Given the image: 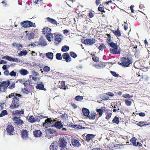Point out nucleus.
Here are the masks:
<instances>
[{"label": "nucleus", "mask_w": 150, "mask_h": 150, "mask_svg": "<svg viewBox=\"0 0 150 150\" xmlns=\"http://www.w3.org/2000/svg\"><path fill=\"white\" fill-rule=\"evenodd\" d=\"M121 63H119V64L121 66L126 67H129L130 64H132V62L129 58L126 57H122L120 59Z\"/></svg>", "instance_id": "obj_1"}, {"label": "nucleus", "mask_w": 150, "mask_h": 150, "mask_svg": "<svg viewBox=\"0 0 150 150\" xmlns=\"http://www.w3.org/2000/svg\"><path fill=\"white\" fill-rule=\"evenodd\" d=\"M47 117H44L42 115H41L39 116H36L34 117L33 115L30 116L28 119V121L30 123H35L36 122H39L40 121V120Z\"/></svg>", "instance_id": "obj_2"}, {"label": "nucleus", "mask_w": 150, "mask_h": 150, "mask_svg": "<svg viewBox=\"0 0 150 150\" xmlns=\"http://www.w3.org/2000/svg\"><path fill=\"white\" fill-rule=\"evenodd\" d=\"M9 83V80L0 82V93L6 92Z\"/></svg>", "instance_id": "obj_3"}, {"label": "nucleus", "mask_w": 150, "mask_h": 150, "mask_svg": "<svg viewBox=\"0 0 150 150\" xmlns=\"http://www.w3.org/2000/svg\"><path fill=\"white\" fill-rule=\"evenodd\" d=\"M20 105L19 98L18 97H14L12 100L10 108L14 109L18 107Z\"/></svg>", "instance_id": "obj_4"}, {"label": "nucleus", "mask_w": 150, "mask_h": 150, "mask_svg": "<svg viewBox=\"0 0 150 150\" xmlns=\"http://www.w3.org/2000/svg\"><path fill=\"white\" fill-rule=\"evenodd\" d=\"M22 26L25 28H30L32 27H35V23H33L31 21H25L22 22L21 23Z\"/></svg>", "instance_id": "obj_5"}, {"label": "nucleus", "mask_w": 150, "mask_h": 150, "mask_svg": "<svg viewBox=\"0 0 150 150\" xmlns=\"http://www.w3.org/2000/svg\"><path fill=\"white\" fill-rule=\"evenodd\" d=\"M20 118V117H18L17 116H15L12 118L15 124L19 126H21L24 123L23 121Z\"/></svg>", "instance_id": "obj_6"}, {"label": "nucleus", "mask_w": 150, "mask_h": 150, "mask_svg": "<svg viewBox=\"0 0 150 150\" xmlns=\"http://www.w3.org/2000/svg\"><path fill=\"white\" fill-rule=\"evenodd\" d=\"M59 145L60 147L62 148H65L67 145V142L64 137L61 138L59 139L58 141Z\"/></svg>", "instance_id": "obj_7"}, {"label": "nucleus", "mask_w": 150, "mask_h": 150, "mask_svg": "<svg viewBox=\"0 0 150 150\" xmlns=\"http://www.w3.org/2000/svg\"><path fill=\"white\" fill-rule=\"evenodd\" d=\"M6 130L8 134L10 135H13L14 134V128L12 125H8L6 127Z\"/></svg>", "instance_id": "obj_8"}, {"label": "nucleus", "mask_w": 150, "mask_h": 150, "mask_svg": "<svg viewBox=\"0 0 150 150\" xmlns=\"http://www.w3.org/2000/svg\"><path fill=\"white\" fill-rule=\"evenodd\" d=\"M21 136L23 139H27L28 138V131L25 129H22L21 131Z\"/></svg>", "instance_id": "obj_9"}, {"label": "nucleus", "mask_w": 150, "mask_h": 150, "mask_svg": "<svg viewBox=\"0 0 150 150\" xmlns=\"http://www.w3.org/2000/svg\"><path fill=\"white\" fill-rule=\"evenodd\" d=\"M95 40L94 38L86 39L84 40L83 43L86 45H91L95 43Z\"/></svg>", "instance_id": "obj_10"}, {"label": "nucleus", "mask_w": 150, "mask_h": 150, "mask_svg": "<svg viewBox=\"0 0 150 150\" xmlns=\"http://www.w3.org/2000/svg\"><path fill=\"white\" fill-rule=\"evenodd\" d=\"M110 52L113 54H120V50L118 49V46L113 48L110 49Z\"/></svg>", "instance_id": "obj_11"}, {"label": "nucleus", "mask_w": 150, "mask_h": 150, "mask_svg": "<svg viewBox=\"0 0 150 150\" xmlns=\"http://www.w3.org/2000/svg\"><path fill=\"white\" fill-rule=\"evenodd\" d=\"M62 56L63 59H64L67 62H70L71 61V59L68 53L66 52L63 53Z\"/></svg>", "instance_id": "obj_12"}, {"label": "nucleus", "mask_w": 150, "mask_h": 150, "mask_svg": "<svg viewBox=\"0 0 150 150\" xmlns=\"http://www.w3.org/2000/svg\"><path fill=\"white\" fill-rule=\"evenodd\" d=\"M54 39L55 43H56H56V44L57 45L62 41V36L61 35L57 34L55 36Z\"/></svg>", "instance_id": "obj_13"}, {"label": "nucleus", "mask_w": 150, "mask_h": 150, "mask_svg": "<svg viewBox=\"0 0 150 150\" xmlns=\"http://www.w3.org/2000/svg\"><path fill=\"white\" fill-rule=\"evenodd\" d=\"M24 113V110L23 109L16 110L13 112V114L14 115L20 117L21 115L23 114Z\"/></svg>", "instance_id": "obj_14"}, {"label": "nucleus", "mask_w": 150, "mask_h": 150, "mask_svg": "<svg viewBox=\"0 0 150 150\" xmlns=\"http://www.w3.org/2000/svg\"><path fill=\"white\" fill-rule=\"evenodd\" d=\"M9 82L10 83L8 88L10 89H11L15 88V84L18 81H17L16 82L15 80L14 79H10V80L9 81Z\"/></svg>", "instance_id": "obj_15"}, {"label": "nucleus", "mask_w": 150, "mask_h": 150, "mask_svg": "<svg viewBox=\"0 0 150 150\" xmlns=\"http://www.w3.org/2000/svg\"><path fill=\"white\" fill-rule=\"evenodd\" d=\"M71 142L72 144L74 146L78 147L80 145L79 141L74 138L71 139Z\"/></svg>", "instance_id": "obj_16"}, {"label": "nucleus", "mask_w": 150, "mask_h": 150, "mask_svg": "<svg viewBox=\"0 0 150 150\" xmlns=\"http://www.w3.org/2000/svg\"><path fill=\"white\" fill-rule=\"evenodd\" d=\"M95 135L92 134H87L86 136L85 140L88 142H89L91 140L95 137Z\"/></svg>", "instance_id": "obj_17"}, {"label": "nucleus", "mask_w": 150, "mask_h": 150, "mask_svg": "<svg viewBox=\"0 0 150 150\" xmlns=\"http://www.w3.org/2000/svg\"><path fill=\"white\" fill-rule=\"evenodd\" d=\"M57 142L56 141H54L51 144L50 146V150H56L57 147Z\"/></svg>", "instance_id": "obj_18"}, {"label": "nucleus", "mask_w": 150, "mask_h": 150, "mask_svg": "<svg viewBox=\"0 0 150 150\" xmlns=\"http://www.w3.org/2000/svg\"><path fill=\"white\" fill-rule=\"evenodd\" d=\"M6 58V59L8 61H10L12 62H18V59L17 58H13L11 57L8 56H6L2 57V59Z\"/></svg>", "instance_id": "obj_19"}, {"label": "nucleus", "mask_w": 150, "mask_h": 150, "mask_svg": "<svg viewBox=\"0 0 150 150\" xmlns=\"http://www.w3.org/2000/svg\"><path fill=\"white\" fill-rule=\"evenodd\" d=\"M33 135L35 137H40L42 134L41 131L40 130H36L33 132Z\"/></svg>", "instance_id": "obj_20"}, {"label": "nucleus", "mask_w": 150, "mask_h": 150, "mask_svg": "<svg viewBox=\"0 0 150 150\" xmlns=\"http://www.w3.org/2000/svg\"><path fill=\"white\" fill-rule=\"evenodd\" d=\"M51 31V29L48 27H45L42 29L43 33L45 35L50 33Z\"/></svg>", "instance_id": "obj_21"}, {"label": "nucleus", "mask_w": 150, "mask_h": 150, "mask_svg": "<svg viewBox=\"0 0 150 150\" xmlns=\"http://www.w3.org/2000/svg\"><path fill=\"white\" fill-rule=\"evenodd\" d=\"M33 86L31 85L29 86H27L24 88L25 91L24 92L25 94H28L31 92L32 91V89Z\"/></svg>", "instance_id": "obj_22"}, {"label": "nucleus", "mask_w": 150, "mask_h": 150, "mask_svg": "<svg viewBox=\"0 0 150 150\" xmlns=\"http://www.w3.org/2000/svg\"><path fill=\"white\" fill-rule=\"evenodd\" d=\"M46 19L49 22L54 25H57V22L55 20L49 17L46 18Z\"/></svg>", "instance_id": "obj_23"}, {"label": "nucleus", "mask_w": 150, "mask_h": 150, "mask_svg": "<svg viewBox=\"0 0 150 150\" xmlns=\"http://www.w3.org/2000/svg\"><path fill=\"white\" fill-rule=\"evenodd\" d=\"M54 126L57 128L60 129L63 127V125L62 124L61 121H58L55 122Z\"/></svg>", "instance_id": "obj_24"}, {"label": "nucleus", "mask_w": 150, "mask_h": 150, "mask_svg": "<svg viewBox=\"0 0 150 150\" xmlns=\"http://www.w3.org/2000/svg\"><path fill=\"white\" fill-rule=\"evenodd\" d=\"M111 30L115 35L117 37H120L121 36V33L120 30H119L118 28H117L116 30Z\"/></svg>", "instance_id": "obj_25"}, {"label": "nucleus", "mask_w": 150, "mask_h": 150, "mask_svg": "<svg viewBox=\"0 0 150 150\" xmlns=\"http://www.w3.org/2000/svg\"><path fill=\"white\" fill-rule=\"evenodd\" d=\"M82 111L83 113V115L86 116L88 117L89 114V110L86 108H83L82 109Z\"/></svg>", "instance_id": "obj_26"}, {"label": "nucleus", "mask_w": 150, "mask_h": 150, "mask_svg": "<svg viewBox=\"0 0 150 150\" xmlns=\"http://www.w3.org/2000/svg\"><path fill=\"white\" fill-rule=\"evenodd\" d=\"M12 45L14 47H16L17 49L20 50L22 47V46L21 44L17 43H13L12 44Z\"/></svg>", "instance_id": "obj_27"}, {"label": "nucleus", "mask_w": 150, "mask_h": 150, "mask_svg": "<svg viewBox=\"0 0 150 150\" xmlns=\"http://www.w3.org/2000/svg\"><path fill=\"white\" fill-rule=\"evenodd\" d=\"M137 140V139L135 137H132L130 139V142L132 143L133 145L135 146H137V145L139 144V142L137 143V144L136 140Z\"/></svg>", "instance_id": "obj_28"}, {"label": "nucleus", "mask_w": 150, "mask_h": 150, "mask_svg": "<svg viewBox=\"0 0 150 150\" xmlns=\"http://www.w3.org/2000/svg\"><path fill=\"white\" fill-rule=\"evenodd\" d=\"M46 36L47 40L50 42L52 40V39L53 38V34L51 33H49L46 35Z\"/></svg>", "instance_id": "obj_29"}, {"label": "nucleus", "mask_w": 150, "mask_h": 150, "mask_svg": "<svg viewBox=\"0 0 150 150\" xmlns=\"http://www.w3.org/2000/svg\"><path fill=\"white\" fill-rule=\"evenodd\" d=\"M27 35L28 39V40H31L35 36V34L33 33H31L27 34Z\"/></svg>", "instance_id": "obj_30"}, {"label": "nucleus", "mask_w": 150, "mask_h": 150, "mask_svg": "<svg viewBox=\"0 0 150 150\" xmlns=\"http://www.w3.org/2000/svg\"><path fill=\"white\" fill-rule=\"evenodd\" d=\"M104 110V109H102L100 108H99L96 110V111L98 113L99 117H100L102 115Z\"/></svg>", "instance_id": "obj_31"}, {"label": "nucleus", "mask_w": 150, "mask_h": 150, "mask_svg": "<svg viewBox=\"0 0 150 150\" xmlns=\"http://www.w3.org/2000/svg\"><path fill=\"white\" fill-rule=\"evenodd\" d=\"M36 88L37 89H39L40 90H46L44 88V86L43 84H38L36 86Z\"/></svg>", "instance_id": "obj_32"}, {"label": "nucleus", "mask_w": 150, "mask_h": 150, "mask_svg": "<svg viewBox=\"0 0 150 150\" xmlns=\"http://www.w3.org/2000/svg\"><path fill=\"white\" fill-rule=\"evenodd\" d=\"M46 55L47 57L49 59H52L53 57V53L48 52L46 54Z\"/></svg>", "instance_id": "obj_33"}, {"label": "nucleus", "mask_w": 150, "mask_h": 150, "mask_svg": "<svg viewBox=\"0 0 150 150\" xmlns=\"http://www.w3.org/2000/svg\"><path fill=\"white\" fill-rule=\"evenodd\" d=\"M28 53V52L27 50H22L20 52L18 53V55L19 57H21L23 55H26Z\"/></svg>", "instance_id": "obj_34"}, {"label": "nucleus", "mask_w": 150, "mask_h": 150, "mask_svg": "<svg viewBox=\"0 0 150 150\" xmlns=\"http://www.w3.org/2000/svg\"><path fill=\"white\" fill-rule=\"evenodd\" d=\"M69 49V47L67 45L63 46L61 49V51L63 52H66L68 51Z\"/></svg>", "instance_id": "obj_35"}, {"label": "nucleus", "mask_w": 150, "mask_h": 150, "mask_svg": "<svg viewBox=\"0 0 150 150\" xmlns=\"http://www.w3.org/2000/svg\"><path fill=\"white\" fill-rule=\"evenodd\" d=\"M45 131L46 133L49 134H53L55 132V130L50 129H47Z\"/></svg>", "instance_id": "obj_36"}, {"label": "nucleus", "mask_w": 150, "mask_h": 150, "mask_svg": "<svg viewBox=\"0 0 150 150\" xmlns=\"http://www.w3.org/2000/svg\"><path fill=\"white\" fill-rule=\"evenodd\" d=\"M112 122L118 125L120 122L119 118L116 116H115L112 120Z\"/></svg>", "instance_id": "obj_37"}, {"label": "nucleus", "mask_w": 150, "mask_h": 150, "mask_svg": "<svg viewBox=\"0 0 150 150\" xmlns=\"http://www.w3.org/2000/svg\"><path fill=\"white\" fill-rule=\"evenodd\" d=\"M20 74L23 75H25L28 74V71L25 69H22L20 71Z\"/></svg>", "instance_id": "obj_38"}, {"label": "nucleus", "mask_w": 150, "mask_h": 150, "mask_svg": "<svg viewBox=\"0 0 150 150\" xmlns=\"http://www.w3.org/2000/svg\"><path fill=\"white\" fill-rule=\"evenodd\" d=\"M96 113L93 112L91 113L90 115H88V117L90 120H94L95 119L96 117Z\"/></svg>", "instance_id": "obj_39"}, {"label": "nucleus", "mask_w": 150, "mask_h": 150, "mask_svg": "<svg viewBox=\"0 0 150 150\" xmlns=\"http://www.w3.org/2000/svg\"><path fill=\"white\" fill-rule=\"evenodd\" d=\"M106 48V46L103 43L100 45V46L98 47V49L100 51H103L104 49Z\"/></svg>", "instance_id": "obj_40"}, {"label": "nucleus", "mask_w": 150, "mask_h": 150, "mask_svg": "<svg viewBox=\"0 0 150 150\" xmlns=\"http://www.w3.org/2000/svg\"><path fill=\"white\" fill-rule=\"evenodd\" d=\"M109 45L111 47L114 48L118 46L117 43H115L113 42H110L108 43Z\"/></svg>", "instance_id": "obj_41"}, {"label": "nucleus", "mask_w": 150, "mask_h": 150, "mask_svg": "<svg viewBox=\"0 0 150 150\" xmlns=\"http://www.w3.org/2000/svg\"><path fill=\"white\" fill-rule=\"evenodd\" d=\"M110 72L111 73L112 75L114 77L117 78L119 77H121V76H120L118 74H117L116 72L115 71H110Z\"/></svg>", "instance_id": "obj_42"}, {"label": "nucleus", "mask_w": 150, "mask_h": 150, "mask_svg": "<svg viewBox=\"0 0 150 150\" xmlns=\"http://www.w3.org/2000/svg\"><path fill=\"white\" fill-rule=\"evenodd\" d=\"M92 55L93 56L92 59L94 62H97L99 61V59L98 57L96 56L94 54Z\"/></svg>", "instance_id": "obj_43"}, {"label": "nucleus", "mask_w": 150, "mask_h": 150, "mask_svg": "<svg viewBox=\"0 0 150 150\" xmlns=\"http://www.w3.org/2000/svg\"><path fill=\"white\" fill-rule=\"evenodd\" d=\"M83 99V96H77L75 97V99L76 100L78 101H80L82 100Z\"/></svg>", "instance_id": "obj_44"}, {"label": "nucleus", "mask_w": 150, "mask_h": 150, "mask_svg": "<svg viewBox=\"0 0 150 150\" xmlns=\"http://www.w3.org/2000/svg\"><path fill=\"white\" fill-rule=\"evenodd\" d=\"M39 45L42 46H44L47 45V44L45 41L42 40L40 41Z\"/></svg>", "instance_id": "obj_45"}, {"label": "nucleus", "mask_w": 150, "mask_h": 150, "mask_svg": "<svg viewBox=\"0 0 150 150\" xmlns=\"http://www.w3.org/2000/svg\"><path fill=\"white\" fill-rule=\"evenodd\" d=\"M56 121V120H52L50 118H48L46 119V121L48 122L50 124H53V122Z\"/></svg>", "instance_id": "obj_46"}, {"label": "nucleus", "mask_w": 150, "mask_h": 150, "mask_svg": "<svg viewBox=\"0 0 150 150\" xmlns=\"http://www.w3.org/2000/svg\"><path fill=\"white\" fill-rule=\"evenodd\" d=\"M8 114V112L6 110H3L0 114V117H2Z\"/></svg>", "instance_id": "obj_47"}, {"label": "nucleus", "mask_w": 150, "mask_h": 150, "mask_svg": "<svg viewBox=\"0 0 150 150\" xmlns=\"http://www.w3.org/2000/svg\"><path fill=\"white\" fill-rule=\"evenodd\" d=\"M60 88L64 90L66 89V87L65 86V81H62L61 82V85Z\"/></svg>", "instance_id": "obj_48"}, {"label": "nucleus", "mask_w": 150, "mask_h": 150, "mask_svg": "<svg viewBox=\"0 0 150 150\" xmlns=\"http://www.w3.org/2000/svg\"><path fill=\"white\" fill-rule=\"evenodd\" d=\"M106 35L108 36V38L106 40V42L108 43L110 42L111 41V36L110 34H107Z\"/></svg>", "instance_id": "obj_49"}, {"label": "nucleus", "mask_w": 150, "mask_h": 150, "mask_svg": "<svg viewBox=\"0 0 150 150\" xmlns=\"http://www.w3.org/2000/svg\"><path fill=\"white\" fill-rule=\"evenodd\" d=\"M56 57L58 60H61L62 59L61 54L60 53H57L56 55Z\"/></svg>", "instance_id": "obj_50"}, {"label": "nucleus", "mask_w": 150, "mask_h": 150, "mask_svg": "<svg viewBox=\"0 0 150 150\" xmlns=\"http://www.w3.org/2000/svg\"><path fill=\"white\" fill-rule=\"evenodd\" d=\"M50 126V124L48 122L46 121V119L45 121V122L43 123V126L45 128H47L49 127Z\"/></svg>", "instance_id": "obj_51"}, {"label": "nucleus", "mask_w": 150, "mask_h": 150, "mask_svg": "<svg viewBox=\"0 0 150 150\" xmlns=\"http://www.w3.org/2000/svg\"><path fill=\"white\" fill-rule=\"evenodd\" d=\"M70 54L71 57L75 58L77 57V55L73 52H70Z\"/></svg>", "instance_id": "obj_52"}, {"label": "nucleus", "mask_w": 150, "mask_h": 150, "mask_svg": "<svg viewBox=\"0 0 150 150\" xmlns=\"http://www.w3.org/2000/svg\"><path fill=\"white\" fill-rule=\"evenodd\" d=\"M109 63L106 62H101L100 63V68H102L105 67L107 64H109Z\"/></svg>", "instance_id": "obj_53"}, {"label": "nucleus", "mask_w": 150, "mask_h": 150, "mask_svg": "<svg viewBox=\"0 0 150 150\" xmlns=\"http://www.w3.org/2000/svg\"><path fill=\"white\" fill-rule=\"evenodd\" d=\"M125 104L127 106H130L132 104V102L130 101H129L128 100H125Z\"/></svg>", "instance_id": "obj_54"}, {"label": "nucleus", "mask_w": 150, "mask_h": 150, "mask_svg": "<svg viewBox=\"0 0 150 150\" xmlns=\"http://www.w3.org/2000/svg\"><path fill=\"white\" fill-rule=\"evenodd\" d=\"M122 96L124 98H132L133 97V96H131L127 93H126L123 94Z\"/></svg>", "instance_id": "obj_55"}, {"label": "nucleus", "mask_w": 150, "mask_h": 150, "mask_svg": "<svg viewBox=\"0 0 150 150\" xmlns=\"http://www.w3.org/2000/svg\"><path fill=\"white\" fill-rule=\"evenodd\" d=\"M94 13L91 11H89V12L88 14V16L89 18H92L94 16Z\"/></svg>", "instance_id": "obj_56"}, {"label": "nucleus", "mask_w": 150, "mask_h": 150, "mask_svg": "<svg viewBox=\"0 0 150 150\" xmlns=\"http://www.w3.org/2000/svg\"><path fill=\"white\" fill-rule=\"evenodd\" d=\"M43 70L45 72H48L50 71V68L48 66H46L44 67Z\"/></svg>", "instance_id": "obj_57"}, {"label": "nucleus", "mask_w": 150, "mask_h": 150, "mask_svg": "<svg viewBox=\"0 0 150 150\" xmlns=\"http://www.w3.org/2000/svg\"><path fill=\"white\" fill-rule=\"evenodd\" d=\"M103 5L100 4L98 8V10L100 11L105 12L104 11V8L102 6Z\"/></svg>", "instance_id": "obj_58"}, {"label": "nucleus", "mask_w": 150, "mask_h": 150, "mask_svg": "<svg viewBox=\"0 0 150 150\" xmlns=\"http://www.w3.org/2000/svg\"><path fill=\"white\" fill-rule=\"evenodd\" d=\"M137 125L139 126L142 127L146 125V124H145L144 122H139V123H137Z\"/></svg>", "instance_id": "obj_59"}, {"label": "nucleus", "mask_w": 150, "mask_h": 150, "mask_svg": "<svg viewBox=\"0 0 150 150\" xmlns=\"http://www.w3.org/2000/svg\"><path fill=\"white\" fill-rule=\"evenodd\" d=\"M112 113L110 112H108L107 115L105 117V119L106 120H108L110 118L112 115Z\"/></svg>", "instance_id": "obj_60"}, {"label": "nucleus", "mask_w": 150, "mask_h": 150, "mask_svg": "<svg viewBox=\"0 0 150 150\" xmlns=\"http://www.w3.org/2000/svg\"><path fill=\"white\" fill-rule=\"evenodd\" d=\"M23 84L25 86V87L27 86H29L31 85H30V82L28 81H25Z\"/></svg>", "instance_id": "obj_61"}, {"label": "nucleus", "mask_w": 150, "mask_h": 150, "mask_svg": "<svg viewBox=\"0 0 150 150\" xmlns=\"http://www.w3.org/2000/svg\"><path fill=\"white\" fill-rule=\"evenodd\" d=\"M15 95H16L15 93H12L9 95L8 97V96H7L6 98H11V97H15Z\"/></svg>", "instance_id": "obj_62"}, {"label": "nucleus", "mask_w": 150, "mask_h": 150, "mask_svg": "<svg viewBox=\"0 0 150 150\" xmlns=\"http://www.w3.org/2000/svg\"><path fill=\"white\" fill-rule=\"evenodd\" d=\"M102 99L103 100H109V98L105 95H104L102 96Z\"/></svg>", "instance_id": "obj_63"}, {"label": "nucleus", "mask_w": 150, "mask_h": 150, "mask_svg": "<svg viewBox=\"0 0 150 150\" xmlns=\"http://www.w3.org/2000/svg\"><path fill=\"white\" fill-rule=\"evenodd\" d=\"M9 75L12 76H15L16 75V72L15 71H12L10 73H9Z\"/></svg>", "instance_id": "obj_64"}]
</instances>
